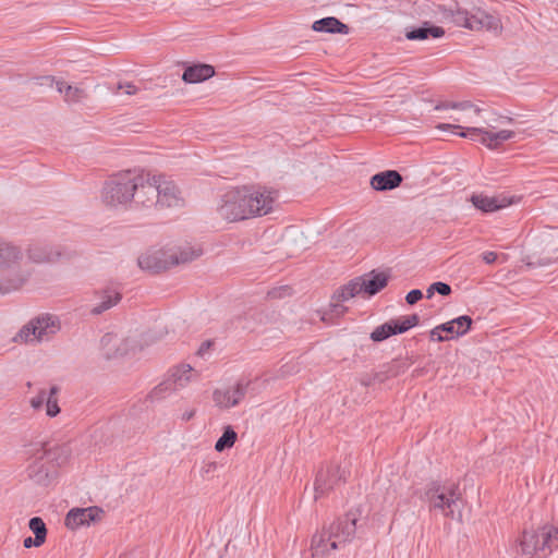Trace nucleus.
I'll return each mask as SVG.
<instances>
[{
	"label": "nucleus",
	"instance_id": "obj_14",
	"mask_svg": "<svg viewBox=\"0 0 558 558\" xmlns=\"http://www.w3.org/2000/svg\"><path fill=\"white\" fill-rule=\"evenodd\" d=\"M60 388L57 385L49 390L39 389L38 392L29 399V405L34 411H39L45 407L46 415L50 418L56 417L61 412L58 395Z\"/></svg>",
	"mask_w": 558,
	"mask_h": 558
},
{
	"label": "nucleus",
	"instance_id": "obj_7",
	"mask_svg": "<svg viewBox=\"0 0 558 558\" xmlns=\"http://www.w3.org/2000/svg\"><path fill=\"white\" fill-rule=\"evenodd\" d=\"M61 328L59 318L51 314H41L31 319L19 333L14 341L20 343H37L50 340Z\"/></svg>",
	"mask_w": 558,
	"mask_h": 558
},
{
	"label": "nucleus",
	"instance_id": "obj_39",
	"mask_svg": "<svg viewBox=\"0 0 558 558\" xmlns=\"http://www.w3.org/2000/svg\"><path fill=\"white\" fill-rule=\"evenodd\" d=\"M118 88L123 90V93L126 95H135L138 90V88L134 84L129 82L120 83Z\"/></svg>",
	"mask_w": 558,
	"mask_h": 558
},
{
	"label": "nucleus",
	"instance_id": "obj_2",
	"mask_svg": "<svg viewBox=\"0 0 558 558\" xmlns=\"http://www.w3.org/2000/svg\"><path fill=\"white\" fill-rule=\"evenodd\" d=\"M359 513L350 510L343 517L316 532L311 539V553L314 558H323L341 549L352 542L356 534Z\"/></svg>",
	"mask_w": 558,
	"mask_h": 558
},
{
	"label": "nucleus",
	"instance_id": "obj_40",
	"mask_svg": "<svg viewBox=\"0 0 558 558\" xmlns=\"http://www.w3.org/2000/svg\"><path fill=\"white\" fill-rule=\"evenodd\" d=\"M291 289L289 287H280L277 289H274L269 292V295L271 298H282L284 295H290Z\"/></svg>",
	"mask_w": 558,
	"mask_h": 558
},
{
	"label": "nucleus",
	"instance_id": "obj_24",
	"mask_svg": "<svg viewBox=\"0 0 558 558\" xmlns=\"http://www.w3.org/2000/svg\"><path fill=\"white\" fill-rule=\"evenodd\" d=\"M215 75V69L209 64H194L187 66L182 75V80L190 84L201 83Z\"/></svg>",
	"mask_w": 558,
	"mask_h": 558
},
{
	"label": "nucleus",
	"instance_id": "obj_42",
	"mask_svg": "<svg viewBox=\"0 0 558 558\" xmlns=\"http://www.w3.org/2000/svg\"><path fill=\"white\" fill-rule=\"evenodd\" d=\"M404 318H405V324L409 326V329L415 327L420 323V317L416 314L408 315Z\"/></svg>",
	"mask_w": 558,
	"mask_h": 558
},
{
	"label": "nucleus",
	"instance_id": "obj_13",
	"mask_svg": "<svg viewBox=\"0 0 558 558\" xmlns=\"http://www.w3.org/2000/svg\"><path fill=\"white\" fill-rule=\"evenodd\" d=\"M100 347L107 359L118 357L134 352L136 342L131 338H122L117 333H106L100 340Z\"/></svg>",
	"mask_w": 558,
	"mask_h": 558
},
{
	"label": "nucleus",
	"instance_id": "obj_1",
	"mask_svg": "<svg viewBox=\"0 0 558 558\" xmlns=\"http://www.w3.org/2000/svg\"><path fill=\"white\" fill-rule=\"evenodd\" d=\"M277 197L276 190L265 186H235L220 196L216 211L221 219L238 222L269 214Z\"/></svg>",
	"mask_w": 558,
	"mask_h": 558
},
{
	"label": "nucleus",
	"instance_id": "obj_10",
	"mask_svg": "<svg viewBox=\"0 0 558 558\" xmlns=\"http://www.w3.org/2000/svg\"><path fill=\"white\" fill-rule=\"evenodd\" d=\"M196 378L197 373L189 364L179 365L171 369L169 378L155 387L148 397L151 400L162 399L168 393L184 388Z\"/></svg>",
	"mask_w": 558,
	"mask_h": 558
},
{
	"label": "nucleus",
	"instance_id": "obj_4",
	"mask_svg": "<svg viewBox=\"0 0 558 558\" xmlns=\"http://www.w3.org/2000/svg\"><path fill=\"white\" fill-rule=\"evenodd\" d=\"M430 511H438L445 518L461 520V492L457 484L432 483L425 490Z\"/></svg>",
	"mask_w": 558,
	"mask_h": 558
},
{
	"label": "nucleus",
	"instance_id": "obj_26",
	"mask_svg": "<svg viewBox=\"0 0 558 558\" xmlns=\"http://www.w3.org/2000/svg\"><path fill=\"white\" fill-rule=\"evenodd\" d=\"M312 29L315 32L330 34H349V26L333 16H328L315 21L312 25Z\"/></svg>",
	"mask_w": 558,
	"mask_h": 558
},
{
	"label": "nucleus",
	"instance_id": "obj_43",
	"mask_svg": "<svg viewBox=\"0 0 558 558\" xmlns=\"http://www.w3.org/2000/svg\"><path fill=\"white\" fill-rule=\"evenodd\" d=\"M498 255L495 252H485L482 255L483 260L486 264H493L497 260Z\"/></svg>",
	"mask_w": 558,
	"mask_h": 558
},
{
	"label": "nucleus",
	"instance_id": "obj_21",
	"mask_svg": "<svg viewBox=\"0 0 558 558\" xmlns=\"http://www.w3.org/2000/svg\"><path fill=\"white\" fill-rule=\"evenodd\" d=\"M472 318L468 315H462L445 324L438 325L430 330V339L434 340L438 331H445L449 337L464 336L471 328Z\"/></svg>",
	"mask_w": 558,
	"mask_h": 558
},
{
	"label": "nucleus",
	"instance_id": "obj_46",
	"mask_svg": "<svg viewBox=\"0 0 558 558\" xmlns=\"http://www.w3.org/2000/svg\"><path fill=\"white\" fill-rule=\"evenodd\" d=\"M56 450L61 451L64 454V460L66 459L69 450H68V448L65 446L57 447Z\"/></svg>",
	"mask_w": 558,
	"mask_h": 558
},
{
	"label": "nucleus",
	"instance_id": "obj_15",
	"mask_svg": "<svg viewBox=\"0 0 558 558\" xmlns=\"http://www.w3.org/2000/svg\"><path fill=\"white\" fill-rule=\"evenodd\" d=\"M344 480V472L339 465H327L318 471L315 480V499H318L339 486Z\"/></svg>",
	"mask_w": 558,
	"mask_h": 558
},
{
	"label": "nucleus",
	"instance_id": "obj_38",
	"mask_svg": "<svg viewBox=\"0 0 558 558\" xmlns=\"http://www.w3.org/2000/svg\"><path fill=\"white\" fill-rule=\"evenodd\" d=\"M423 298V293L421 290L418 289H414V290H411L407 296H405V301L408 304L410 305H413L415 304L416 302H418L421 299Z\"/></svg>",
	"mask_w": 558,
	"mask_h": 558
},
{
	"label": "nucleus",
	"instance_id": "obj_45",
	"mask_svg": "<svg viewBox=\"0 0 558 558\" xmlns=\"http://www.w3.org/2000/svg\"><path fill=\"white\" fill-rule=\"evenodd\" d=\"M441 332H442V331H438V333H436L435 339H434L433 341H439V342H442V341H447V340L452 339V337H449L448 335L442 336V335H441Z\"/></svg>",
	"mask_w": 558,
	"mask_h": 558
},
{
	"label": "nucleus",
	"instance_id": "obj_31",
	"mask_svg": "<svg viewBox=\"0 0 558 558\" xmlns=\"http://www.w3.org/2000/svg\"><path fill=\"white\" fill-rule=\"evenodd\" d=\"M57 90L64 94V99L68 102H77L85 98V92L78 87L66 85L64 82H56Z\"/></svg>",
	"mask_w": 558,
	"mask_h": 558
},
{
	"label": "nucleus",
	"instance_id": "obj_27",
	"mask_svg": "<svg viewBox=\"0 0 558 558\" xmlns=\"http://www.w3.org/2000/svg\"><path fill=\"white\" fill-rule=\"evenodd\" d=\"M388 275L385 272L372 271L368 275L362 276L364 294L371 296L378 293L388 283Z\"/></svg>",
	"mask_w": 558,
	"mask_h": 558
},
{
	"label": "nucleus",
	"instance_id": "obj_12",
	"mask_svg": "<svg viewBox=\"0 0 558 558\" xmlns=\"http://www.w3.org/2000/svg\"><path fill=\"white\" fill-rule=\"evenodd\" d=\"M461 137L470 140H478L483 145L490 149H496L506 141L514 136V132L510 130H501L494 132L484 128H468L465 132L458 133Z\"/></svg>",
	"mask_w": 558,
	"mask_h": 558
},
{
	"label": "nucleus",
	"instance_id": "obj_37",
	"mask_svg": "<svg viewBox=\"0 0 558 558\" xmlns=\"http://www.w3.org/2000/svg\"><path fill=\"white\" fill-rule=\"evenodd\" d=\"M390 323L392 324V329H395L396 335L403 333L409 330V326L405 324L404 317L402 319L390 320Z\"/></svg>",
	"mask_w": 558,
	"mask_h": 558
},
{
	"label": "nucleus",
	"instance_id": "obj_5",
	"mask_svg": "<svg viewBox=\"0 0 558 558\" xmlns=\"http://www.w3.org/2000/svg\"><path fill=\"white\" fill-rule=\"evenodd\" d=\"M523 555L530 558H546L558 548V529L544 525L535 532H523L521 542Z\"/></svg>",
	"mask_w": 558,
	"mask_h": 558
},
{
	"label": "nucleus",
	"instance_id": "obj_33",
	"mask_svg": "<svg viewBox=\"0 0 558 558\" xmlns=\"http://www.w3.org/2000/svg\"><path fill=\"white\" fill-rule=\"evenodd\" d=\"M29 530L34 533L37 541L46 542L47 527L44 520L39 517H34L28 522Z\"/></svg>",
	"mask_w": 558,
	"mask_h": 558
},
{
	"label": "nucleus",
	"instance_id": "obj_8",
	"mask_svg": "<svg viewBox=\"0 0 558 558\" xmlns=\"http://www.w3.org/2000/svg\"><path fill=\"white\" fill-rule=\"evenodd\" d=\"M451 21L458 27L470 31H498L501 28L500 20L486 11L474 8L471 11L457 9L451 12Z\"/></svg>",
	"mask_w": 558,
	"mask_h": 558
},
{
	"label": "nucleus",
	"instance_id": "obj_34",
	"mask_svg": "<svg viewBox=\"0 0 558 558\" xmlns=\"http://www.w3.org/2000/svg\"><path fill=\"white\" fill-rule=\"evenodd\" d=\"M396 335L395 329H392V324L389 322L376 327L371 333V339L374 342H380L389 338L390 336Z\"/></svg>",
	"mask_w": 558,
	"mask_h": 558
},
{
	"label": "nucleus",
	"instance_id": "obj_44",
	"mask_svg": "<svg viewBox=\"0 0 558 558\" xmlns=\"http://www.w3.org/2000/svg\"><path fill=\"white\" fill-rule=\"evenodd\" d=\"M195 413H196L195 409L186 410L182 413L181 420L183 422H189L195 416Z\"/></svg>",
	"mask_w": 558,
	"mask_h": 558
},
{
	"label": "nucleus",
	"instance_id": "obj_11",
	"mask_svg": "<svg viewBox=\"0 0 558 558\" xmlns=\"http://www.w3.org/2000/svg\"><path fill=\"white\" fill-rule=\"evenodd\" d=\"M133 180L136 183L132 203L135 207L151 208L157 206L158 178L149 173L133 171Z\"/></svg>",
	"mask_w": 558,
	"mask_h": 558
},
{
	"label": "nucleus",
	"instance_id": "obj_25",
	"mask_svg": "<svg viewBox=\"0 0 558 558\" xmlns=\"http://www.w3.org/2000/svg\"><path fill=\"white\" fill-rule=\"evenodd\" d=\"M173 266L194 260L202 255V250L190 244L168 247Z\"/></svg>",
	"mask_w": 558,
	"mask_h": 558
},
{
	"label": "nucleus",
	"instance_id": "obj_28",
	"mask_svg": "<svg viewBox=\"0 0 558 558\" xmlns=\"http://www.w3.org/2000/svg\"><path fill=\"white\" fill-rule=\"evenodd\" d=\"M445 35V29L440 26L429 25L425 23L423 26L418 28H414L410 32H407L405 37L409 40H424L429 36L434 38H439Z\"/></svg>",
	"mask_w": 558,
	"mask_h": 558
},
{
	"label": "nucleus",
	"instance_id": "obj_32",
	"mask_svg": "<svg viewBox=\"0 0 558 558\" xmlns=\"http://www.w3.org/2000/svg\"><path fill=\"white\" fill-rule=\"evenodd\" d=\"M238 439V434L234 432L232 426L228 425L223 428L222 435L218 438L215 444V449L218 452H222L226 449L233 447Z\"/></svg>",
	"mask_w": 558,
	"mask_h": 558
},
{
	"label": "nucleus",
	"instance_id": "obj_29",
	"mask_svg": "<svg viewBox=\"0 0 558 558\" xmlns=\"http://www.w3.org/2000/svg\"><path fill=\"white\" fill-rule=\"evenodd\" d=\"M121 300L120 292L113 290V289H107L104 290L101 294V302L93 307L92 313L93 314H101L102 312L113 307L117 305Z\"/></svg>",
	"mask_w": 558,
	"mask_h": 558
},
{
	"label": "nucleus",
	"instance_id": "obj_23",
	"mask_svg": "<svg viewBox=\"0 0 558 558\" xmlns=\"http://www.w3.org/2000/svg\"><path fill=\"white\" fill-rule=\"evenodd\" d=\"M402 175L396 170H386L376 173L371 179V186L376 191H388L398 187Z\"/></svg>",
	"mask_w": 558,
	"mask_h": 558
},
{
	"label": "nucleus",
	"instance_id": "obj_17",
	"mask_svg": "<svg viewBox=\"0 0 558 558\" xmlns=\"http://www.w3.org/2000/svg\"><path fill=\"white\" fill-rule=\"evenodd\" d=\"M138 266L142 269L159 272L172 267L170 252L167 248L149 250L138 257Z\"/></svg>",
	"mask_w": 558,
	"mask_h": 558
},
{
	"label": "nucleus",
	"instance_id": "obj_30",
	"mask_svg": "<svg viewBox=\"0 0 558 558\" xmlns=\"http://www.w3.org/2000/svg\"><path fill=\"white\" fill-rule=\"evenodd\" d=\"M363 280L362 277H357L348 284L343 286L338 292L337 298L339 301H348L359 294H364V288L362 286Z\"/></svg>",
	"mask_w": 558,
	"mask_h": 558
},
{
	"label": "nucleus",
	"instance_id": "obj_47",
	"mask_svg": "<svg viewBox=\"0 0 558 558\" xmlns=\"http://www.w3.org/2000/svg\"><path fill=\"white\" fill-rule=\"evenodd\" d=\"M44 81H45L46 83H49L50 85L54 82L53 77H51V76H45V77H44Z\"/></svg>",
	"mask_w": 558,
	"mask_h": 558
},
{
	"label": "nucleus",
	"instance_id": "obj_19",
	"mask_svg": "<svg viewBox=\"0 0 558 558\" xmlns=\"http://www.w3.org/2000/svg\"><path fill=\"white\" fill-rule=\"evenodd\" d=\"M158 182V198L157 206L173 207L182 203L180 191L172 181L166 180L163 175H157Z\"/></svg>",
	"mask_w": 558,
	"mask_h": 558
},
{
	"label": "nucleus",
	"instance_id": "obj_18",
	"mask_svg": "<svg viewBox=\"0 0 558 558\" xmlns=\"http://www.w3.org/2000/svg\"><path fill=\"white\" fill-rule=\"evenodd\" d=\"M245 393L246 386L242 383H238L233 387L215 390L213 399L217 407L221 409H229L239 404Z\"/></svg>",
	"mask_w": 558,
	"mask_h": 558
},
{
	"label": "nucleus",
	"instance_id": "obj_20",
	"mask_svg": "<svg viewBox=\"0 0 558 558\" xmlns=\"http://www.w3.org/2000/svg\"><path fill=\"white\" fill-rule=\"evenodd\" d=\"M470 202L474 205V207L483 213H494L499 209L506 208L512 202L506 196H488L483 193L472 194L470 197Z\"/></svg>",
	"mask_w": 558,
	"mask_h": 558
},
{
	"label": "nucleus",
	"instance_id": "obj_16",
	"mask_svg": "<svg viewBox=\"0 0 558 558\" xmlns=\"http://www.w3.org/2000/svg\"><path fill=\"white\" fill-rule=\"evenodd\" d=\"M104 510L97 506L87 508H72L65 515L64 524L70 530L89 526L102 519Z\"/></svg>",
	"mask_w": 558,
	"mask_h": 558
},
{
	"label": "nucleus",
	"instance_id": "obj_22",
	"mask_svg": "<svg viewBox=\"0 0 558 558\" xmlns=\"http://www.w3.org/2000/svg\"><path fill=\"white\" fill-rule=\"evenodd\" d=\"M28 258L35 263H51L62 256V252L57 247H51L45 243H34L29 245Z\"/></svg>",
	"mask_w": 558,
	"mask_h": 558
},
{
	"label": "nucleus",
	"instance_id": "obj_9",
	"mask_svg": "<svg viewBox=\"0 0 558 558\" xmlns=\"http://www.w3.org/2000/svg\"><path fill=\"white\" fill-rule=\"evenodd\" d=\"M449 109L459 111L461 113L456 114V116L451 114V116H448L447 118L452 120L453 122L464 123V124L475 123L473 118L480 116L482 112V109L480 107H477L476 105H474L473 102H471L469 100L459 101V102L444 101V102H440L435 106V110H437V111L449 110ZM436 129H438L440 131L460 130L461 132H465L468 128H465L461 124H456V123H439L436 125Z\"/></svg>",
	"mask_w": 558,
	"mask_h": 558
},
{
	"label": "nucleus",
	"instance_id": "obj_3",
	"mask_svg": "<svg viewBox=\"0 0 558 558\" xmlns=\"http://www.w3.org/2000/svg\"><path fill=\"white\" fill-rule=\"evenodd\" d=\"M0 269L5 272V277L0 282V293H9L19 290L28 279L31 271L23 266L22 250L2 239H0Z\"/></svg>",
	"mask_w": 558,
	"mask_h": 558
},
{
	"label": "nucleus",
	"instance_id": "obj_35",
	"mask_svg": "<svg viewBox=\"0 0 558 558\" xmlns=\"http://www.w3.org/2000/svg\"><path fill=\"white\" fill-rule=\"evenodd\" d=\"M435 292L441 295H449L451 293V287L445 282H434L426 290V298L430 299Z\"/></svg>",
	"mask_w": 558,
	"mask_h": 558
},
{
	"label": "nucleus",
	"instance_id": "obj_41",
	"mask_svg": "<svg viewBox=\"0 0 558 558\" xmlns=\"http://www.w3.org/2000/svg\"><path fill=\"white\" fill-rule=\"evenodd\" d=\"M44 543L41 541H37L36 537H26L24 541H23V545L25 548H31L33 546L35 547H39L41 546Z\"/></svg>",
	"mask_w": 558,
	"mask_h": 558
},
{
	"label": "nucleus",
	"instance_id": "obj_6",
	"mask_svg": "<svg viewBox=\"0 0 558 558\" xmlns=\"http://www.w3.org/2000/svg\"><path fill=\"white\" fill-rule=\"evenodd\" d=\"M136 183L133 180V171H125L113 175L106 182L101 198L106 206L126 208L132 204Z\"/></svg>",
	"mask_w": 558,
	"mask_h": 558
},
{
	"label": "nucleus",
	"instance_id": "obj_36",
	"mask_svg": "<svg viewBox=\"0 0 558 558\" xmlns=\"http://www.w3.org/2000/svg\"><path fill=\"white\" fill-rule=\"evenodd\" d=\"M32 454L37 457L38 459H43L46 454H51L50 449H46L45 444H37L34 446V448L31 450Z\"/></svg>",
	"mask_w": 558,
	"mask_h": 558
}]
</instances>
